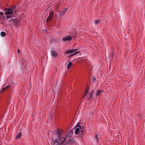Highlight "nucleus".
<instances>
[{
	"mask_svg": "<svg viewBox=\"0 0 145 145\" xmlns=\"http://www.w3.org/2000/svg\"><path fill=\"white\" fill-rule=\"evenodd\" d=\"M63 130L60 129H57L53 132L52 136V140H58V139L59 140L63 142V138L62 135L63 134Z\"/></svg>",
	"mask_w": 145,
	"mask_h": 145,
	"instance_id": "f257e3e1",
	"label": "nucleus"
},
{
	"mask_svg": "<svg viewBox=\"0 0 145 145\" xmlns=\"http://www.w3.org/2000/svg\"><path fill=\"white\" fill-rule=\"evenodd\" d=\"M73 131L72 130H69L68 132H66V136L65 137L63 138V142H61V144H63L65 141L66 139L67 138H71L72 135Z\"/></svg>",
	"mask_w": 145,
	"mask_h": 145,
	"instance_id": "f03ea898",
	"label": "nucleus"
},
{
	"mask_svg": "<svg viewBox=\"0 0 145 145\" xmlns=\"http://www.w3.org/2000/svg\"><path fill=\"white\" fill-rule=\"evenodd\" d=\"M5 11L6 12L5 14L6 15L11 14L13 13V11H12L10 8H5Z\"/></svg>",
	"mask_w": 145,
	"mask_h": 145,
	"instance_id": "7ed1b4c3",
	"label": "nucleus"
},
{
	"mask_svg": "<svg viewBox=\"0 0 145 145\" xmlns=\"http://www.w3.org/2000/svg\"><path fill=\"white\" fill-rule=\"evenodd\" d=\"M51 56L54 57H56L58 56L57 53L53 50H51Z\"/></svg>",
	"mask_w": 145,
	"mask_h": 145,
	"instance_id": "20e7f679",
	"label": "nucleus"
},
{
	"mask_svg": "<svg viewBox=\"0 0 145 145\" xmlns=\"http://www.w3.org/2000/svg\"><path fill=\"white\" fill-rule=\"evenodd\" d=\"M67 10V8H65L61 12H59V15L61 16L63 15L66 12Z\"/></svg>",
	"mask_w": 145,
	"mask_h": 145,
	"instance_id": "39448f33",
	"label": "nucleus"
},
{
	"mask_svg": "<svg viewBox=\"0 0 145 145\" xmlns=\"http://www.w3.org/2000/svg\"><path fill=\"white\" fill-rule=\"evenodd\" d=\"M59 141L56 140H53L52 142L51 145H60L59 143Z\"/></svg>",
	"mask_w": 145,
	"mask_h": 145,
	"instance_id": "423d86ee",
	"label": "nucleus"
},
{
	"mask_svg": "<svg viewBox=\"0 0 145 145\" xmlns=\"http://www.w3.org/2000/svg\"><path fill=\"white\" fill-rule=\"evenodd\" d=\"M72 37H71L68 36L62 39V40L63 42L66 41H70L72 39Z\"/></svg>",
	"mask_w": 145,
	"mask_h": 145,
	"instance_id": "0eeeda50",
	"label": "nucleus"
},
{
	"mask_svg": "<svg viewBox=\"0 0 145 145\" xmlns=\"http://www.w3.org/2000/svg\"><path fill=\"white\" fill-rule=\"evenodd\" d=\"M103 91L101 89H99L97 91V93L96 94V95L99 96L100 95L101 93L103 92Z\"/></svg>",
	"mask_w": 145,
	"mask_h": 145,
	"instance_id": "6e6552de",
	"label": "nucleus"
},
{
	"mask_svg": "<svg viewBox=\"0 0 145 145\" xmlns=\"http://www.w3.org/2000/svg\"><path fill=\"white\" fill-rule=\"evenodd\" d=\"M11 85V84H9V85L7 86L5 88H1V92H2L3 91L6 90V89H7Z\"/></svg>",
	"mask_w": 145,
	"mask_h": 145,
	"instance_id": "1a4fd4ad",
	"label": "nucleus"
},
{
	"mask_svg": "<svg viewBox=\"0 0 145 145\" xmlns=\"http://www.w3.org/2000/svg\"><path fill=\"white\" fill-rule=\"evenodd\" d=\"M72 65V62H71V61H69L67 66V68L69 69L71 68V67Z\"/></svg>",
	"mask_w": 145,
	"mask_h": 145,
	"instance_id": "9d476101",
	"label": "nucleus"
},
{
	"mask_svg": "<svg viewBox=\"0 0 145 145\" xmlns=\"http://www.w3.org/2000/svg\"><path fill=\"white\" fill-rule=\"evenodd\" d=\"M74 142V140L72 139H70L67 142V144H69L70 143H72Z\"/></svg>",
	"mask_w": 145,
	"mask_h": 145,
	"instance_id": "9b49d317",
	"label": "nucleus"
},
{
	"mask_svg": "<svg viewBox=\"0 0 145 145\" xmlns=\"http://www.w3.org/2000/svg\"><path fill=\"white\" fill-rule=\"evenodd\" d=\"M73 53L72 50H69L68 51H67L65 52V54H69L70 53Z\"/></svg>",
	"mask_w": 145,
	"mask_h": 145,
	"instance_id": "f8f14e48",
	"label": "nucleus"
},
{
	"mask_svg": "<svg viewBox=\"0 0 145 145\" xmlns=\"http://www.w3.org/2000/svg\"><path fill=\"white\" fill-rule=\"evenodd\" d=\"M80 131V128H77L75 130V133L76 135H77L78 133Z\"/></svg>",
	"mask_w": 145,
	"mask_h": 145,
	"instance_id": "ddd939ff",
	"label": "nucleus"
},
{
	"mask_svg": "<svg viewBox=\"0 0 145 145\" xmlns=\"http://www.w3.org/2000/svg\"><path fill=\"white\" fill-rule=\"evenodd\" d=\"M54 15L53 11H51L49 14V16L51 17H52Z\"/></svg>",
	"mask_w": 145,
	"mask_h": 145,
	"instance_id": "4468645a",
	"label": "nucleus"
},
{
	"mask_svg": "<svg viewBox=\"0 0 145 145\" xmlns=\"http://www.w3.org/2000/svg\"><path fill=\"white\" fill-rule=\"evenodd\" d=\"M52 18L51 17H50L49 16H48V18H47V20H46V22H48L50 21L52 19Z\"/></svg>",
	"mask_w": 145,
	"mask_h": 145,
	"instance_id": "2eb2a0df",
	"label": "nucleus"
},
{
	"mask_svg": "<svg viewBox=\"0 0 145 145\" xmlns=\"http://www.w3.org/2000/svg\"><path fill=\"white\" fill-rule=\"evenodd\" d=\"M22 135H21V133H19L18 135L16 137V138L17 139H18L20 138L21 137Z\"/></svg>",
	"mask_w": 145,
	"mask_h": 145,
	"instance_id": "dca6fc26",
	"label": "nucleus"
},
{
	"mask_svg": "<svg viewBox=\"0 0 145 145\" xmlns=\"http://www.w3.org/2000/svg\"><path fill=\"white\" fill-rule=\"evenodd\" d=\"M1 35L2 37H5L6 35V33L3 31H2L1 32Z\"/></svg>",
	"mask_w": 145,
	"mask_h": 145,
	"instance_id": "f3484780",
	"label": "nucleus"
},
{
	"mask_svg": "<svg viewBox=\"0 0 145 145\" xmlns=\"http://www.w3.org/2000/svg\"><path fill=\"white\" fill-rule=\"evenodd\" d=\"M16 7L15 5L12 6L10 8L11 10L13 11V10H14L16 8Z\"/></svg>",
	"mask_w": 145,
	"mask_h": 145,
	"instance_id": "a211bd4d",
	"label": "nucleus"
},
{
	"mask_svg": "<svg viewBox=\"0 0 145 145\" xmlns=\"http://www.w3.org/2000/svg\"><path fill=\"white\" fill-rule=\"evenodd\" d=\"M89 88L88 87H87V88L85 90V93H85V95H87V94L88 92V91L89 90Z\"/></svg>",
	"mask_w": 145,
	"mask_h": 145,
	"instance_id": "6ab92c4d",
	"label": "nucleus"
},
{
	"mask_svg": "<svg viewBox=\"0 0 145 145\" xmlns=\"http://www.w3.org/2000/svg\"><path fill=\"white\" fill-rule=\"evenodd\" d=\"M100 22V21L99 20H95V23L96 24H98Z\"/></svg>",
	"mask_w": 145,
	"mask_h": 145,
	"instance_id": "aec40b11",
	"label": "nucleus"
},
{
	"mask_svg": "<svg viewBox=\"0 0 145 145\" xmlns=\"http://www.w3.org/2000/svg\"><path fill=\"white\" fill-rule=\"evenodd\" d=\"M79 134L80 135H84V132L82 131V130L81 131H80L79 132Z\"/></svg>",
	"mask_w": 145,
	"mask_h": 145,
	"instance_id": "412c9836",
	"label": "nucleus"
},
{
	"mask_svg": "<svg viewBox=\"0 0 145 145\" xmlns=\"http://www.w3.org/2000/svg\"><path fill=\"white\" fill-rule=\"evenodd\" d=\"M93 98V97L92 96V94H91L89 96V97H88V99L89 100H90L91 98Z\"/></svg>",
	"mask_w": 145,
	"mask_h": 145,
	"instance_id": "4be33fe9",
	"label": "nucleus"
},
{
	"mask_svg": "<svg viewBox=\"0 0 145 145\" xmlns=\"http://www.w3.org/2000/svg\"><path fill=\"white\" fill-rule=\"evenodd\" d=\"M3 14L2 12H0V16L1 17H3Z\"/></svg>",
	"mask_w": 145,
	"mask_h": 145,
	"instance_id": "5701e85b",
	"label": "nucleus"
},
{
	"mask_svg": "<svg viewBox=\"0 0 145 145\" xmlns=\"http://www.w3.org/2000/svg\"><path fill=\"white\" fill-rule=\"evenodd\" d=\"M78 53V52H75L74 53L72 54L71 55V56H74V55H75L76 54H77Z\"/></svg>",
	"mask_w": 145,
	"mask_h": 145,
	"instance_id": "b1692460",
	"label": "nucleus"
},
{
	"mask_svg": "<svg viewBox=\"0 0 145 145\" xmlns=\"http://www.w3.org/2000/svg\"><path fill=\"white\" fill-rule=\"evenodd\" d=\"M86 95H85V93H84V95H83L82 97V99H83L85 97V96Z\"/></svg>",
	"mask_w": 145,
	"mask_h": 145,
	"instance_id": "393cba45",
	"label": "nucleus"
},
{
	"mask_svg": "<svg viewBox=\"0 0 145 145\" xmlns=\"http://www.w3.org/2000/svg\"><path fill=\"white\" fill-rule=\"evenodd\" d=\"M95 138L97 139V141H98V137L97 135V134H95Z\"/></svg>",
	"mask_w": 145,
	"mask_h": 145,
	"instance_id": "a878e982",
	"label": "nucleus"
},
{
	"mask_svg": "<svg viewBox=\"0 0 145 145\" xmlns=\"http://www.w3.org/2000/svg\"><path fill=\"white\" fill-rule=\"evenodd\" d=\"M78 50V49H77L72 50L73 52L76 51Z\"/></svg>",
	"mask_w": 145,
	"mask_h": 145,
	"instance_id": "bb28decb",
	"label": "nucleus"
},
{
	"mask_svg": "<svg viewBox=\"0 0 145 145\" xmlns=\"http://www.w3.org/2000/svg\"><path fill=\"white\" fill-rule=\"evenodd\" d=\"M12 17V16H7V19H8L9 18H11Z\"/></svg>",
	"mask_w": 145,
	"mask_h": 145,
	"instance_id": "cd10ccee",
	"label": "nucleus"
},
{
	"mask_svg": "<svg viewBox=\"0 0 145 145\" xmlns=\"http://www.w3.org/2000/svg\"><path fill=\"white\" fill-rule=\"evenodd\" d=\"M17 52L18 53V54H20V50H19V49H18V50H17Z\"/></svg>",
	"mask_w": 145,
	"mask_h": 145,
	"instance_id": "c85d7f7f",
	"label": "nucleus"
},
{
	"mask_svg": "<svg viewBox=\"0 0 145 145\" xmlns=\"http://www.w3.org/2000/svg\"><path fill=\"white\" fill-rule=\"evenodd\" d=\"M77 127L80 128V129H81V126H77Z\"/></svg>",
	"mask_w": 145,
	"mask_h": 145,
	"instance_id": "c756f323",
	"label": "nucleus"
},
{
	"mask_svg": "<svg viewBox=\"0 0 145 145\" xmlns=\"http://www.w3.org/2000/svg\"><path fill=\"white\" fill-rule=\"evenodd\" d=\"M11 20L12 21H14V22H15V20L14 19H12V20Z\"/></svg>",
	"mask_w": 145,
	"mask_h": 145,
	"instance_id": "7c9ffc66",
	"label": "nucleus"
},
{
	"mask_svg": "<svg viewBox=\"0 0 145 145\" xmlns=\"http://www.w3.org/2000/svg\"><path fill=\"white\" fill-rule=\"evenodd\" d=\"M95 77H94V78H93V81H94L95 80Z\"/></svg>",
	"mask_w": 145,
	"mask_h": 145,
	"instance_id": "2f4dec72",
	"label": "nucleus"
},
{
	"mask_svg": "<svg viewBox=\"0 0 145 145\" xmlns=\"http://www.w3.org/2000/svg\"><path fill=\"white\" fill-rule=\"evenodd\" d=\"M93 90L91 92V93H91L92 94L93 93Z\"/></svg>",
	"mask_w": 145,
	"mask_h": 145,
	"instance_id": "473e14b6",
	"label": "nucleus"
},
{
	"mask_svg": "<svg viewBox=\"0 0 145 145\" xmlns=\"http://www.w3.org/2000/svg\"><path fill=\"white\" fill-rule=\"evenodd\" d=\"M5 17H3V19L4 20H5Z\"/></svg>",
	"mask_w": 145,
	"mask_h": 145,
	"instance_id": "72a5a7b5",
	"label": "nucleus"
},
{
	"mask_svg": "<svg viewBox=\"0 0 145 145\" xmlns=\"http://www.w3.org/2000/svg\"><path fill=\"white\" fill-rule=\"evenodd\" d=\"M12 83L13 84H14V83L13 82H11V83Z\"/></svg>",
	"mask_w": 145,
	"mask_h": 145,
	"instance_id": "f704fd0d",
	"label": "nucleus"
}]
</instances>
